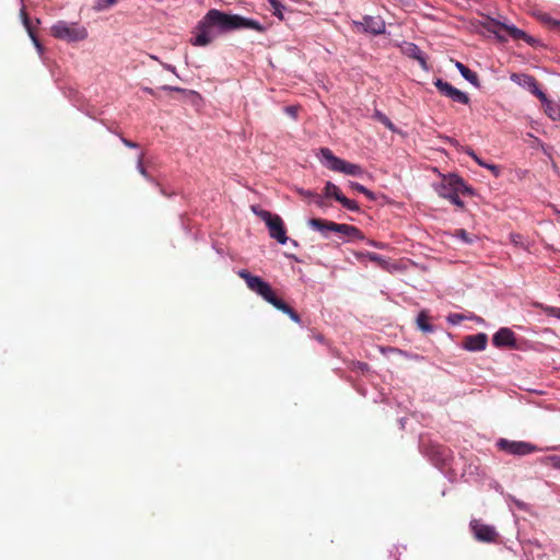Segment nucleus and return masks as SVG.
Here are the masks:
<instances>
[{
    "label": "nucleus",
    "instance_id": "obj_42",
    "mask_svg": "<svg viewBox=\"0 0 560 560\" xmlns=\"http://www.w3.org/2000/svg\"><path fill=\"white\" fill-rule=\"evenodd\" d=\"M465 152H466L469 156H471V158H474V156L476 155V153L474 152V150H472V149H470V148L465 149Z\"/></svg>",
    "mask_w": 560,
    "mask_h": 560
},
{
    "label": "nucleus",
    "instance_id": "obj_14",
    "mask_svg": "<svg viewBox=\"0 0 560 560\" xmlns=\"http://www.w3.org/2000/svg\"><path fill=\"white\" fill-rule=\"evenodd\" d=\"M492 342L495 347L516 348L515 334L510 328H500L492 337Z\"/></svg>",
    "mask_w": 560,
    "mask_h": 560
},
{
    "label": "nucleus",
    "instance_id": "obj_10",
    "mask_svg": "<svg viewBox=\"0 0 560 560\" xmlns=\"http://www.w3.org/2000/svg\"><path fill=\"white\" fill-rule=\"evenodd\" d=\"M434 85L439 90L441 94L444 96L451 98L453 102L460 103V104H468L469 97L466 93L459 91L452 84H450L446 81H443L442 79H436L434 82Z\"/></svg>",
    "mask_w": 560,
    "mask_h": 560
},
{
    "label": "nucleus",
    "instance_id": "obj_17",
    "mask_svg": "<svg viewBox=\"0 0 560 560\" xmlns=\"http://www.w3.org/2000/svg\"><path fill=\"white\" fill-rule=\"evenodd\" d=\"M338 223L328 221L320 218H313L308 220V226L313 230L320 232L324 236H327L328 232H335L332 225H337Z\"/></svg>",
    "mask_w": 560,
    "mask_h": 560
},
{
    "label": "nucleus",
    "instance_id": "obj_44",
    "mask_svg": "<svg viewBox=\"0 0 560 560\" xmlns=\"http://www.w3.org/2000/svg\"><path fill=\"white\" fill-rule=\"evenodd\" d=\"M372 245L380 247L376 242H373Z\"/></svg>",
    "mask_w": 560,
    "mask_h": 560
},
{
    "label": "nucleus",
    "instance_id": "obj_38",
    "mask_svg": "<svg viewBox=\"0 0 560 560\" xmlns=\"http://www.w3.org/2000/svg\"><path fill=\"white\" fill-rule=\"evenodd\" d=\"M368 257H369V258H370V260H372V261H377V262H378V261H381V260H382L381 256H380V255H377V254H375V253H369V254H368Z\"/></svg>",
    "mask_w": 560,
    "mask_h": 560
},
{
    "label": "nucleus",
    "instance_id": "obj_5",
    "mask_svg": "<svg viewBox=\"0 0 560 560\" xmlns=\"http://www.w3.org/2000/svg\"><path fill=\"white\" fill-rule=\"evenodd\" d=\"M320 154L326 166L334 172H340L351 176H362L364 174V171L360 165L347 162L336 156L328 148H322Z\"/></svg>",
    "mask_w": 560,
    "mask_h": 560
},
{
    "label": "nucleus",
    "instance_id": "obj_18",
    "mask_svg": "<svg viewBox=\"0 0 560 560\" xmlns=\"http://www.w3.org/2000/svg\"><path fill=\"white\" fill-rule=\"evenodd\" d=\"M21 15L23 19V25L26 28L28 36L31 37V39L34 43L35 47L37 48L38 52L43 54L44 48L35 35L34 27L32 26L31 20L24 9L21 10Z\"/></svg>",
    "mask_w": 560,
    "mask_h": 560
},
{
    "label": "nucleus",
    "instance_id": "obj_28",
    "mask_svg": "<svg viewBox=\"0 0 560 560\" xmlns=\"http://www.w3.org/2000/svg\"><path fill=\"white\" fill-rule=\"evenodd\" d=\"M536 306H539L542 308V311L548 315V316H553V317H557L560 319V308L559 307H555V306H542L541 304H536Z\"/></svg>",
    "mask_w": 560,
    "mask_h": 560
},
{
    "label": "nucleus",
    "instance_id": "obj_6",
    "mask_svg": "<svg viewBox=\"0 0 560 560\" xmlns=\"http://www.w3.org/2000/svg\"><path fill=\"white\" fill-rule=\"evenodd\" d=\"M51 35L58 39L66 42H80L88 37V31L77 23H68L58 21L50 28Z\"/></svg>",
    "mask_w": 560,
    "mask_h": 560
},
{
    "label": "nucleus",
    "instance_id": "obj_31",
    "mask_svg": "<svg viewBox=\"0 0 560 560\" xmlns=\"http://www.w3.org/2000/svg\"><path fill=\"white\" fill-rule=\"evenodd\" d=\"M117 0H97V4L95 5L96 10H103L105 8H109L114 5Z\"/></svg>",
    "mask_w": 560,
    "mask_h": 560
},
{
    "label": "nucleus",
    "instance_id": "obj_21",
    "mask_svg": "<svg viewBox=\"0 0 560 560\" xmlns=\"http://www.w3.org/2000/svg\"><path fill=\"white\" fill-rule=\"evenodd\" d=\"M456 68L458 69V71L460 72V74L468 81L470 82L471 84H474L475 86H478L479 85V79H478V75L476 72L471 71L470 69H468L465 65H463L462 62L457 61L455 63Z\"/></svg>",
    "mask_w": 560,
    "mask_h": 560
},
{
    "label": "nucleus",
    "instance_id": "obj_4",
    "mask_svg": "<svg viewBox=\"0 0 560 560\" xmlns=\"http://www.w3.org/2000/svg\"><path fill=\"white\" fill-rule=\"evenodd\" d=\"M252 210L266 223L269 230V235L272 238H276L280 244H285L288 242L287 230L280 215L272 214L271 212L260 209L257 206H253Z\"/></svg>",
    "mask_w": 560,
    "mask_h": 560
},
{
    "label": "nucleus",
    "instance_id": "obj_27",
    "mask_svg": "<svg viewBox=\"0 0 560 560\" xmlns=\"http://www.w3.org/2000/svg\"><path fill=\"white\" fill-rule=\"evenodd\" d=\"M137 170L138 172L148 180L154 182L153 177L147 172L145 167L143 166V154H140L137 162Z\"/></svg>",
    "mask_w": 560,
    "mask_h": 560
},
{
    "label": "nucleus",
    "instance_id": "obj_41",
    "mask_svg": "<svg viewBox=\"0 0 560 560\" xmlns=\"http://www.w3.org/2000/svg\"><path fill=\"white\" fill-rule=\"evenodd\" d=\"M363 195H365V196H366L369 199H371V200H374V198H375V197H374V195H373V192H372V191H370L368 188H366V191H365V192H363Z\"/></svg>",
    "mask_w": 560,
    "mask_h": 560
},
{
    "label": "nucleus",
    "instance_id": "obj_43",
    "mask_svg": "<svg viewBox=\"0 0 560 560\" xmlns=\"http://www.w3.org/2000/svg\"><path fill=\"white\" fill-rule=\"evenodd\" d=\"M167 69L174 71L175 70V67H168Z\"/></svg>",
    "mask_w": 560,
    "mask_h": 560
},
{
    "label": "nucleus",
    "instance_id": "obj_20",
    "mask_svg": "<svg viewBox=\"0 0 560 560\" xmlns=\"http://www.w3.org/2000/svg\"><path fill=\"white\" fill-rule=\"evenodd\" d=\"M430 315L428 311L422 310L417 316V326L423 332H432L434 330L433 326L429 323Z\"/></svg>",
    "mask_w": 560,
    "mask_h": 560
},
{
    "label": "nucleus",
    "instance_id": "obj_2",
    "mask_svg": "<svg viewBox=\"0 0 560 560\" xmlns=\"http://www.w3.org/2000/svg\"><path fill=\"white\" fill-rule=\"evenodd\" d=\"M205 18L208 24L211 26H218L222 31L249 28L259 33L265 32V27L256 20L247 19L237 14H228L217 9L209 10Z\"/></svg>",
    "mask_w": 560,
    "mask_h": 560
},
{
    "label": "nucleus",
    "instance_id": "obj_36",
    "mask_svg": "<svg viewBox=\"0 0 560 560\" xmlns=\"http://www.w3.org/2000/svg\"><path fill=\"white\" fill-rule=\"evenodd\" d=\"M313 200L318 207H324L323 197H320L319 195L315 194Z\"/></svg>",
    "mask_w": 560,
    "mask_h": 560
},
{
    "label": "nucleus",
    "instance_id": "obj_32",
    "mask_svg": "<svg viewBox=\"0 0 560 560\" xmlns=\"http://www.w3.org/2000/svg\"><path fill=\"white\" fill-rule=\"evenodd\" d=\"M299 194H300V196H302L305 199H311V198L313 199L315 196V192H313L311 190H304V189H300Z\"/></svg>",
    "mask_w": 560,
    "mask_h": 560
},
{
    "label": "nucleus",
    "instance_id": "obj_24",
    "mask_svg": "<svg viewBox=\"0 0 560 560\" xmlns=\"http://www.w3.org/2000/svg\"><path fill=\"white\" fill-rule=\"evenodd\" d=\"M538 20L551 30L560 31V20H556L548 13H540Z\"/></svg>",
    "mask_w": 560,
    "mask_h": 560
},
{
    "label": "nucleus",
    "instance_id": "obj_1",
    "mask_svg": "<svg viewBox=\"0 0 560 560\" xmlns=\"http://www.w3.org/2000/svg\"><path fill=\"white\" fill-rule=\"evenodd\" d=\"M237 275L240 278H242L248 289L255 293H257L258 295H260L266 302L270 303L271 305H273L277 310L283 312L284 314L289 315V317L300 324L301 323V317L300 315L291 307L289 306L285 302H283L281 299H279L271 285L264 281L260 277L258 276H254L252 275L248 270L246 269H241L237 271Z\"/></svg>",
    "mask_w": 560,
    "mask_h": 560
},
{
    "label": "nucleus",
    "instance_id": "obj_22",
    "mask_svg": "<svg viewBox=\"0 0 560 560\" xmlns=\"http://www.w3.org/2000/svg\"><path fill=\"white\" fill-rule=\"evenodd\" d=\"M269 10L272 15L277 16L279 20H284V11H287L285 5L279 0H268Z\"/></svg>",
    "mask_w": 560,
    "mask_h": 560
},
{
    "label": "nucleus",
    "instance_id": "obj_12",
    "mask_svg": "<svg viewBox=\"0 0 560 560\" xmlns=\"http://www.w3.org/2000/svg\"><path fill=\"white\" fill-rule=\"evenodd\" d=\"M487 31L499 35L500 31L504 30L510 36L515 39H522L526 36V33L515 26L505 25L497 20L490 19L487 24H485Z\"/></svg>",
    "mask_w": 560,
    "mask_h": 560
},
{
    "label": "nucleus",
    "instance_id": "obj_3",
    "mask_svg": "<svg viewBox=\"0 0 560 560\" xmlns=\"http://www.w3.org/2000/svg\"><path fill=\"white\" fill-rule=\"evenodd\" d=\"M440 197L448 199L453 205L463 209L464 202L460 199V194H472V189L468 187L462 177L456 174H448L442 177L440 185L436 188Z\"/></svg>",
    "mask_w": 560,
    "mask_h": 560
},
{
    "label": "nucleus",
    "instance_id": "obj_16",
    "mask_svg": "<svg viewBox=\"0 0 560 560\" xmlns=\"http://www.w3.org/2000/svg\"><path fill=\"white\" fill-rule=\"evenodd\" d=\"M332 228L335 229L336 233L342 234L349 241H352V240H363L364 238V235L361 232V230H359L354 225L338 223L337 225H332Z\"/></svg>",
    "mask_w": 560,
    "mask_h": 560
},
{
    "label": "nucleus",
    "instance_id": "obj_13",
    "mask_svg": "<svg viewBox=\"0 0 560 560\" xmlns=\"http://www.w3.org/2000/svg\"><path fill=\"white\" fill-rule=\"evenodd\" d=\"M211 25L207 23L206 18L200 21L197 25V35L190 39L191 45L194 46H207L209 45L213 36L211 34Z\"/></svg>",
    "mask_w": 560,
    "mask_h": 560
},
{
    "label": "nucleus",
    "instance_id": "obj_19",
    "mask_svg": "<svg viewBox=\"0 0 560 560\" xmlns=\"http://www.w3.org/2000/svg\"><path fill=\"white\" fill-rule=\"evenodd\" d=\"M544 104L545 114L553 121H560V106L548 100L540 101Z\"/></svg>",
    "mask_w": 560,
    "mask_h": 560
},
{
    "label": "nucleus",
    "instance_id": "obj_23",
    "mask_svg": "<svg viewBox=\"0 0 560 560\" xmlns=\"http://www.w3.org/2000/svg\"><path fill=\"white\" fill-rule=\"evenodd\" d=\"M324 196L326 198H335L338 201V198L342 196L340 188L331 182H327L324 188Z\"/></svg>",
    "mask_w": 560,
    "mask_h": 560
},
{
    "label": "nucleus",
    "instance_id": "obj_26",
    "mask_svg": "<svg viewBox=\"0 0 560 560\" xmlns=\"http://www.w3.org/2000/svg\"><path fill=\"white\" fill-rule=\"evenodd\" d=\"M338 202H340L342 205V207H345L346 209H348L350 211H359V206H358L357 201L351 200L343 195L340 198H338Z\"/></svg>",
    "mask_w": 560,
    "mask_h": 560
},
{
    "label": "nucleus",
    "instance_id": "obj_39",
    "mask_svg": "<svg viewBox=\"0 0 560 560\" xmlns=\"http://www.w3.org/2000/svg\"><path fill=\"white\" fill-rule=\"evenodd\" d=\"M472 159L477 162V164H478L479 166H482V167H483V166H488V163H486L485 161H482V160H481L477 154H476Z\"/></svg>",
    "mask_w": 560,
    "mask_h": 560
},
{
    "label": "nucleus",
    "instance_id": "obj_30",
    "mask_svg": "<svg viewBox=\"0 0 560 560\" xmlns=\"http://www.w3.org/2000/svg\"><path fill=\"white\" fill-rule=\"evenodd\" d=\"M465 319L463 314L454 313L447 316V320L453 325H458Z\"/></svg>",
    "mask_w": 560,
    "mask_h": 560
},
{
    "label": "nucleus",
    "instance_id": "obj_35",
    "mask_svg": "<svg viewBox=\"0 0 560 560\" xmlns=\"http://www.w3.org/2000/svg\"><path fill=\"white\" fill-rule=\"evenodd\" d=\"M122 143L128 148H137L138 143L132 142L131 140H128L126 138H121Z\"/></svg>",
    "mask_w": 560,
    "mask_h": 560
},
{
    "label": "nucleus",
    "instance_id": "obj_15",
    "mask_svg": "<svg viewBox=\"0 0 560 560\" xmlns=\"http://www.w3.org/2000/svg\"><path fill=\"white\" fill-rule=\"evenodd\" d=\"M488 336L485 332L469 335L464 338L463 347L468 351H481L486 349Z\"/></svg>",
    "mask_w": 560,
    "mask_h": 560
},
{
    "label": "nucleus",
    "instance_id": "obj_11",
    "mask_svg": "<svg viewBox=\"0 0 560 560\" xmlns=\"http://www.w3.org/2000/svg\"><path fill=\"white\" fill-rule=\"evenodd\" d=\"M357 26H361L364 32H369L374 35H381L385 33L386 24L380 16H363L361 22H354Z\"/></svg>",
    "mask_w": 560,
    "mask_h": 560
},
{
    "label": "nucleus",
    "instance_id": "obj_34",
    "mask_svg": "<svg viewBox=\"0 0 560 560\" xmlns=\"http://www.w3.org/2000/svg\"><path fill=\"white\" fill-rule=\"evenodd\" d=\"M485 167L490 170L494 174V176H499L500 175V167L498 165L488 164V166H485Z\"/></svg>",
    "mask_w": 560,
    "mask_h": 560
},
{
    "label": "nucleus",
    "instance_id": "obj_37",
    "mask_svg": "<svg viewBox=\"0 0 560 560\" xmlns=\"http://www.w3.org/2000/svg\"><path fill=\"white\" fill-rule=\"evenodd\" d=\"M285 112H287L289 115H291V116L295 117V116H296L298 108H296V107H294V106H288V107H285Z\"/></svg>",
    "mask_w": 560,
    "mask_h": 560
},
{
    "label": "nucleus",
    "instance_id": "obj_29",
    "mask_svg": "<svg viewBox=\"0 0 560 560\" xmlns=\"http://www.w3.org/2000/svg\"><path fill=\"white\" fill-rule=\"evenodd\" d=\"M455 235L457 237H459L463 242H465L466 244H471L472 243V237L470 236V234L465 231L464 229H459V230H456L455 231Z\"/></svg>",
    "mask_w": 560,
    "mask_h": 560
},
{
    "label": "nucleus",
    "instance_id": "obj_33",
    "mask_svg": "<svg viewBox=\"0 0 560 560\" xmlns=\"http://www.w3.org/2000/svg\"><path fill=\"white\" fill-rule=\"evenodd\" d=\"M350 185H351L352 189H354V190H357V191H359L361 194L366 191V188L363 185L359 184V183L352 182Z\"/></svg>",
    "mask_w": 560,
    "mask_h": 560
},
{
    "label": "nucleus",
    "instance_id": "obj_25",
    "mask_svg": "<svg viewBox=\"0 0 560 560\" xmlns=\"http://www.w3.org/2000/svg\"><path fill=\"white\" fill-rule=\"evenodd\" d=\"M373 118L383 124L386 128H388L390 131H396L395 125L392 122V120L382 112L375 109L373 114Z\"/></svg>",
    "mask_w": 560,
    "mask_h": 560
},
{
    "label": "nucleus",
    "instance_id": "obj_7",
    "mask_svg": "<svg viewBox=\"0 0 560 560\" xmlns=\"http://www.w3.org/2000/svg\"><path fill=\"white\" fill-rule=\"evenodd\" d=\"M469 528L474 537L480 542H495L499 538L497 529L488 524H483L480 520L472 518L469 523Z\"/></svg>",
    "mask_w": 560,
    "mask_h": 560
},
{
    "label": "nucleus",
    "instance_id": "obj_8",
    "mask_svg": "<svg viewBox=\"0 0 560 560\" xmlns=\"http://www.w3.org/2000/svg\"><path fill=\"white\" fill-rule=\"evenodd\" d=\"M497 445L499 450L508 454L518 456L528 455L537 451V447L534 444L523 441H510L506 439H500L497 442Z\"/></svg>",
    "mask_w": 560,
    "mask_h": 560
},
{
    "label": "nucleus",
    "instance_id": "obj_9",
    "mask_svg": "<svg viewBox=\"0 0 560 560\" xmlns=\"http://www.w3.org/2000/svg\"><path fill=\"white\" fill-rule=\"evenodd\" d=\"M510 78L514 83L528 90L538 97L539 101H546V94L539 89L538 81L535 77L527 73H512Z\"/></svg>",
    "mask_w": 560,
    "mask_h": 560
},
{
    "label": "nucleus",
    "instance_id": "obj_40",
    "mask_svg": "<svg viewBox=\"0 0 560 560\" xmlns=\"http://www.w3.org/2000/svg\"><path fill=\"white\" fill-rule=\"evenodd\" d=\"M162 89L165 91H183L180 88H174L170 85H164Z\"/></svg>",
    "mask_w": 560,
    "mask_h": 560
}]
</instances>
